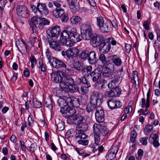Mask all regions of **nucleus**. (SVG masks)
<instances>
[{"instance_id":"6e6552de","label":"nucleus","mask_w":160,"mask_h":160,"mask_svg":"<svg viewBox=\"0 0 160 160\" xmlns=\"http://www.w3.org/2000/svg\"><path fill=\"white\" fill-rule=\"evenodd\" d=\"M79 131H77L76 134L75 135V140L79 144H81L84 146L87 145L88 143V140H84L87 138L88 136L86 134H80V132Z\"/></svg>"},{"instance_id":"7ed1b4c3","label":"nucleus","mask_w":160,"mask_h":160,"mask_svg":"<svg viewBox=\"0 0 160 160\" xmlns=\"http://www.w3.org/2000/svg\"><path fill=\"white\" fill-rule=\"evenodd\" d=\"M81 32L83 33V37L86 40L92 39V31L90 23L88 22L82 24L81 28Z\"/></svg>"},{"instance_id":"20e7f679","label":"nucleus","mask_w":160,"mask_h":160,"mask_svg":"<svg viewBox=\"0 0 160 160\" xmlns=\"http://www.w3.org/2000/svg\"><path fill=\"white\" fill-rule=\"evenodd\" d=\"M105 39L104 36L101 34H94L92 36L90 43L93 47H97L99 46Z\"/></svg>"},{"instance_id":"b1692460","label":"nucleus","mask_w":160,"mask_h":160,"mask_svg":"<svg viewBox=\"0 0 160 160\" xmlns=\"http://www.w3.org/2000/svg\"><path fill=\"white\" fill-rule=\"evenodd\" d=\"M111 61L112 64L114 66L117 67L121 66L123 62L121 59L117 55H112L111 56Z\"/></svg>"},{"instance_id":"4c0bfd02","label":"nucleus","mask_w":160,"mask_h":160,"mask_svg":"<svg viewBox=\"0 0 160 160\" xmlns=\"http://www.w3.org/2000/svg\"><path fill=\"white\" fill-rule=\"evenodd\" d=\"M82 20L81 18L78 16H73L70 19L71 23L73 25L80 23Z\"/></svg>"},{"instance_id":"aec40b11","label":"nucleus","mask_w":160,"mask_h":160,"mask_svg":"<svg viewBox=\"0 0 160 160\" xmlns=\"http://www.w3.org/2000/svg\"><path fill=\"white\" fill-rule=\"evenodd\" d=\"M67 101L68 103V105L72 107L78 108L80 105V100L79 98L74 97H69Z\"/></svg>"},{"instance_id":"5701e85b","label":"nucleus","mask_w":160,"mask_h":160,"mask_svg":"<svg viewBox=\"0 0 160 160\" xmlns=\"http://www.w3.org/2000/svg\"><path fill=\"white\" fill-rule=\"evenodd\" d=\"M111 48L110 44L108 43L106 39L99 46V50L103 53H106L110 51Z\"/></svg>"},{"instance_id":"f704fd0d","label":"nucleus","mask_w":160,"mask_h":160,"mask_svg":"<svg viewBox=\"0 0 160 160\" xmlns=\"http://www.w3.org/2000/svg\"><path fill=\"white\" fill-rule=\"evenodd\" d=\"M60 90H58V95L60 96V97H62L64 98H68L69 97V94L67 91H69L67 88H60Z\"/></svg>"},{"instance_id":"72a5a7b5","label":"nucleus","mask_w":160,"mask_h":160,"mask_svg":"<svg viewBox=\"0 0 160 160\" xmlns=\"http://www.w3.org/2000/svg\"><path fill=\"white\" fill-rule=\"evenodd\" d=\"M46 33L47 35L46 39L47 41L56 38L51 28L47 29L46 31Z\"/></svg>"},{"instance_id":"603ef678","label":"nucleus","mask_w":160,"mask_h":160,"mask_svg":"<svg viewBox=\"0 0 160 160\" xmlns=\"http://www.w3.org/2000/svg\"><path fill=\"white\" fill-rule=\"evenodd\" d=\"M33 105L34 108H39L42 106V102L37 101V99L33 98Z\"/></svg>"},{"instance_id":"0e129e2a","label":"nucleus","mask_w":160,"mask_h":160,"mask_svg":"<svg viewBox=\"0 0 160 160\" xmlns=\"http://www.w3.org/2000/svg\"><path fill=\"white\" fill-rule=\"evenodd\" d=\"M88 98L87 97L81 98L80 101V104L86 105L88 103Z\"/></svg>"},{"instance_id":"9d476101","label":"nucleus","mask_w":160,"mask_h":160,"mask_svg":"<svg viewBox=\"0 0 160 160\" xmlns=\"http://www.w3.org/2000/svg\"><path fill=\"white\" fill-rule=\"evenodd\" d=\"M16 13L20 17L26 18L29 16L27 8L22 5H19L17 7Z\"/></svg>"},{"instance_id":"6ab92c4d","label":"nucleus","mask_w":160,"mask_h":160,"mask_svg":"<svg viewBox=\"0 0 160 160\" xmlns=\"http://www.w3.org/2000/svg\"><path fill=\"white\" fill-rule=\"evenodd\" d=\"M102 73V70L100 68H97L92 71L90 75L92 81L95 82L98 80L100 78Z\"/></svg>"},{"instance_id":"39448f33","label":"nucleus","mask_w":160,"mask_h":160,"mask_svg":"<svg viewBox=\"0 0 160 160\" xmlns=\"http://www.w3.org/2000/svg\"><path fill=\"white\" fill-rule=\"evenodd\" d=\"M93 128L94 132H98L100 135L106 136L108 134L109 130L105 126L101 124H95Z\"/></svg>"},{"instance_id":"de8ad7c7","label":"nucleus","mask_w":160,"mask_h":160,"mask_svg":"<svg viewBox=\"0 0 160 160\" xmlns=\"http://www.w3.org/2000/svg\"><path fill=\"white\" fill-rule=\"evenodd\" d=\"M153 128L152 125L148 124L145 126L143 129L144 133L146 135H148Z\"/></svg>"},{"instance_id":"412c9836","label":"nucleus","mask_w":160,"mask_h":160,"mask_svg":"<svg viewBox=\"0 0 160 160\" xmlns=\"http://www.w3.org/2000/svg\"><path fill=\"white\" fill-rule=\"evenodd\" d=\"M94 84L95 88L100 90H103L106 88L107 82L104 79H101L96 81Z\"/></svg>"},{"instance_id":"49530a36","label":"nucleus","mask_w":160,"mask_h":160,"mask_svg":"<svg viewBox=\"0 0 160 160\" xmlns=\"http://www.w3.org/2000/svg\"><path fill=\"white\" fill-rule=\"evenodd\" d=\"M52 29L53 32L54 33L55 36L56 38L58 37L60 34L61 31V29L60 26L56 25L51 28Z\"/></svg>"},{"instance_id":"6e6d98bb","label":"nucleus","mask_w":160,"mask_h":160,"mask_svg":"<svg viewBox=\"0 0 160 160\" xmlns=\"http://www.w3.org/2000/svg\"><path fill=\"white\" fill-rule=\"evenodd\" d=\"M41 11H42V13L43 12V14L45 15H47L49 14V10L47 8V6L44 3H43V6L42 8Z\"/></svg>"},{"instance_id":"393cba45","label":"nucleus","mask_w":160,"mask_h":160,"mask_svg":"<svg viewBox=\"0 0 160 160\" xmlns=\"http://www.w3.org/2000/svg\"><path fill=\"white\" fill-rule=\"evenodd\" d=\"M69 6L72 13H75L79 9V3L77 0H71Z\"/></svg>"},{"instance_id":"58836bf2","label":"nucleus","mask_w":160,"mask_h":160,"mask_svg":"<svg viewBox=\"0 0 160 160\" xmlns=\"http://www.w3.org/2000/svg\"><path fill=\"white\" fill-rule=\"evenodd\" d=\"M89 51L87 50H84L78 55L79 58L84 60H88Z\"/></svg>"},{"instance_id":"423d86ee","label":"nucleus","mask_w":160,"mask_h":160,"mask_svg":"<svg viewBox=\"0 0 160 160\" xmlns=\"http://www.w3.org/2000/svg\"><path fill=\"white\" fill-rule=\"evenodd\" d=\"M65 73L62 71H58L57 72H53L51 74V79L54 82L59 83L62 82Z\"/></svg>"},{"instance_id":"f257e3e1","label":"nucleus","mask_w":160,"mask_h":160,"mask_svg":"<svg viewBox=\"0 0 160 160\" xmlns=\"http://www.w3.org/2000/svg\"><path fill=\"white\" fill-rule=\"evenodd\" d=\"M30 26L33 31L36 28L42 29L45 25H49L50 22L45 18L33 17L28 21Z\"/></svg>"},{"instance_id":"c03bdc74","label":"nucleus","mask_w":160,"mask_h":160,"mask_svg":"<svg viewBox=\"0 0 160 160\" xmlns=\"http://www.w3.org/2000/svg\"><path fill=\"white\" fill-rule=\"evenodd\" d=\"M52 99L49 98L46 99L45 100V105L50 110L53 108V104L52 103Z\"/></svg>"},{"instance_id":"4d7b16f0","label":"nucleus","mask_w":160,"mask_h":160,"mask_svg":"<svg viewBox=\"0 0 160 160\" xmlns=\"http://www.w3.org/2000/svg\"><path fill=\"white\" fill-rule=\"evenodd\" d=\"M60 18L62 22H66L69 19L68 14L67 13H65V12Z\"/></svg>"},{"instance_id":"4be33fe9","label":"nucleus","mask_w":160,"mask_h":160,"mask_svg":"<svg viewBox=\"0 0 160 160\" xmlns=\"http://www.w3.org/2000/svg\"><path fill=\"white\" fill-rule=\"evenodd\" d=\"M79 52V50L74 47L68 49L66 52V54L68 58H73L76 57Z\"/></svg>"},{"instance_id":"a18cd8bd","label":"nucleus","mask_w":160,"mask_h":160,"mask_svg":"<svg viewBox=\"0 0 160 160\" xmlns=\"http://www.w3.org/2000/svg\"><path fill=\"white\" fill-rule=\"evenodd\" d=\"M69 91L71 92H75L79 91V87L74 82L72 85H71L68 88Z\"/></svg>"},{"instance_id":"4468645a","label":"nucleus","mask_w":160,"mask_h":160,"mask_svg":"<svg viewBox=\"0 0 160 160\" xmlns=\"http://www.w3.org/2000/svg\"><path fill=\"white\" fill-rule=\"evenodd\" d=\"M71 30L70 38L72 40L73 42L75 43L82 40V37L77 32L76 28H72Z\"/></svg>"},{"instance_id":"774afa93","label":"nucleus","mask_w":160,"mask_h":160,"mask_svg":"<svg viewBox=\"0 0 160 160\" xmlns=\"http://www.w3.org/2000/svg\"><path fill=\"white\" fill-rule=\"evenodd\" d=\"M148 137H143L140 138L139 141L143 145H146L147 144Z\"/></svg>"},{"instance_id":"37998d69","label":"nucleus","mask_w":160,"mask_h":160,"mask_svg":"<svg viewBox=\"0 0 160 160\" xmlns=\"http://www.w3.org/2000/svg\"><path fill=\"white\" fill-rule=\"evenodd\" d=\"M60 42L62 45L64 44L65 46L70 47L72 46L73 43H75L72 42V41L70 38L68 39H66L64 41H62Z\"/></svg>"},{"instance_id":"ea45409f","label":"nucleus","mask_w":160,"mask_h":160,"mask_svg":"<svg viewBox=\"0 0 160 160\" xmlns=\"http://www.w3.org/2000/svg\"><path fill=\"white\" fill-rule=\"evenodd\" d=\"M83 64L81 62L77 61L74 62L72 65V67L78 71L82 70L83 69Z\"/></svg>"},{"instance_id":"1a4fd4ad","label":"nucleus","mask_w":160,"mask_h":160,"mask_svg":"<svg viewBox=\"0 0 160 160\" xmlns=\"http://www.w3.org/2000/svg\"><path fill=\"white\" fill-rule=\"evenodd\" d=\"M74 82V79L69 76L66 75L65 73L62 82L60 83V87L64 89L66 88H68L70 86L72 85Z\"/></svg>"},{"instance_id":"5fc2aeb1","label":"nucleus","mask_w":160,"mask_h":160,"mask_svg":"<svg viewBox=\"0 0 160 160\" xmlns=\"http://www.w3.org/2000/svg\"><path fill=\"white\" fill-rule=\"evenodd\" d=\"M39 66L38 67V68L41 69V71L43 72H45L46 71L47 68L46 65L44 63L42 62H39Z\"/></svg>"},{"instance_id":"338daca9","label":"nucleus","mask_w":160,"mask_h":160,"mask_svg":"<svg viewBox=\"0 0 160 160\" xmlns=\"http://www.w3.org/2000/svg\"><path fill=\"white\" fill-rule=\"evenodd\" d=\"M150 24V22L148 20L145 21L143 23V25L144 28L146 30L149 29V24Z\"/></svg>"},{"instance_id":"f3484780","label":"nucleus","mask_w":160,"mask_h":160,"mask_svg":"<svg viewBox=\"0 0 160 160\" xmlns=\"http://www.w3.org/2000/svg\"><path fill=\"white\" fill-rule=\"evenodd\" d=\"M107 103L109 108L112 110L122 107L121 103L120 101L115 100L113 99H109L107 102Z\"/></svg>"},{"instance_id":"2f4dec72","label":"nucleus","mask_w":160,"mask_h":160,"mask_svg":"<svg viewBox=\"0 0 160 160\" xmlns=\"http://www.w3.org/2000/svg\"><path fill=\"white\" fill-rule=\"evenodd\" d=\"M115 149L116 152L113 148H111L108 151V153H107L106 157V158L107 160H112L116 157V155L118 151V150H117L116 149Z\"/></svg>"},{"instance_id":"09e8293b","label":"nucleus","mask_w":160,"mask_h":160,"mask_svg":"<svg viewBox=\"0 0 160 160\" xmlns=\"http://www.w3.org/2000/svg\"><path fill=\"white\" fill-rule=\"evenodd\" d=\"M137 133L136 131L133 130L131 132L130 136V141L133 143H135L137 137Z\"/></svg>"},{"instance_id":"ddd939ff","label":"nucleus","mask_w":160,"mask_h":160,"mask_svg":"<svg viewBox=\"0 0 160 160\" xmlns=\"http://www.w3.org/2000/svg\"><path fill=\"white\" fill-rule=\"evenodd\" d=\"M60 112L62 114H66L65 117L67 116L68 118L73 116L76 113L77 111L74 108L70 107V105H68L65 109V108L64 109L63 108L60 109Z\"/></svg>"},{"instance_id":"9b49d317","label":"nucleus","mask_w":160,"mask_h":160,"mask_svg":"<svg viewBox=\"0 0 160 160\" xmlns=\"http://www.w3.org/2000/svg\"><path fill=\"white\" fill-rule=\"evenodd\" d=\"M96 121L98 122H102L104 121V112L103 109L100 107H97L95 113Z\"/></svg>"},{"instance_id":"0eeeda50","label":"nucleus","mask_w":160,"mask_h":160,"mask_svg":"<svg viewBox=\"0 0 160 160\" xmlns=\"http://www.w3.org/2000/svg\"><path fill=\"white\" fill-rule=\"evenodd\" d=\"M83 117L80 114H77L73 116L68 117L67 120L68 123L69 124H75L78 125L82 122Z\"/></svg>"},{"instance_id":"a878e982","label":"nucleus","mask_w":160,"mask_h":160,"mask_svg":"<svg viewBox=\"0 0 160 160\" xmlns=\"http://www.w3.org/2000/svg\"><path fill=\"white\" fill-rule=\"evenodd\" d=\"M100 31L102 33H108L111 30V27L110 24L108 22L104 23L99 27Z\"/></svg>"},{"instance_id":"e2e57ef3","label":"nucleus","mask_w":160,"mask_h":160,"mask_svg":"<svg viewBox=\"0 0 160 160\" xmlns=\"http://www.w3.org/2000/svg\"><path fill=\"white\" fill-rule=\"evenodd\" d=\"M57 59V58L53 57L48 60V62L51 66L54 67L55 64H56Z\"/></svg>"},{"instance_id":"864d4df0","label":"nucleus","mask_w":160,"mask_h":160,"mask_svg":"<svg viewBox=\"0 0 160 160\" xmlns=\"http://www.w3.org/2000/svg\"><path fill=\"white\" fill-rule=\"evenodd\" d=\"M104 23L103 18L102 17L99 16L97 18V25L99 28Z\"/></svg>"},{"instance_id":"f03ea898","label":"nucleus","mask_w":160,"mask_h":160,"mask_svg":"<svg viewBox=\"0 0 160 160\" xmlns=\"http://www.w3.org/2000/svg\"><path fill=\"white\" fill-rule=\"evenodd\" d=\"M102 94L98 92H94L91 98L90 103L87 105L86 111L88 113L92 112L96 108L97 105H100L101 103L100 96Z\"/></svg>"},{"instance_id":"3c124183","label":"nucleus","mask_w":160,"mask_h":160,"mask_svg":"<svg viewBox=\"0 0 160 160\" xmlns=\"http://www.w3.org/2000/svg\"><path fill=\"white\" fill-rule=\"evenodd\" d=\"M93 133L94 136L95 144L99 145L100 140V135L98 132H94L93 130Z\"/></svg>"},{"instance_id":"473e14b6","label":"nucleus","mask_w":160,"mask_h":160,"mask_svg":"<svg viewBox=\"0 0 160 160\" xmlns=\"http://www.w3.org/2000/svg\"><path fill=\"white\" fill-rule=\"evenodd\" d=\"M16 45L18 50L22 53L20 49L22 50H27V47L25 43L22 41L18 40L16 42Z\"/></svg>"},{"instance_id":"f8f14e48","label":"nucleus","mask_w":160,"mask_h":160,"mask_svg":"<svg viewBox=\"0 0 160 160\" xmlns=\"http://www.w3.org/2000/svg\"><path fill=\"white\" fill-rule=\"evenodd\" d=\"M101 63V66L102 67H114L113 65L110 61L106 58L105 56L103 54H101L99 57Z\"/></svg>"},{"instance_id":"bb28decb","label":"nucleus","mask_w":160,"mask_h":160,"mask_svg":"<svg viewBox=\"0 0 160 160\" xmlns=\"http://www.w3.org/2000/svg\"><path fill=\"white\" fill-rule=\"evenodd\" d=\"M88 61L90 64H93L96 62V54L94 51H91L89 52Z\"/></svg>"},{"instance_id":"cd10ccee","label":"nucleus","mask_w":160,"mask_h":160,"mask_svg":"<svg viewBox=\"0 0 160 160\" xmlns=\"http://www.w3.org/2000/svg\"><path fill=\"white\" fill-rule=\"evenodd\" d=\"M88 125L86 123L82 121V122L78 125V127H76V133L77 131H79L80 132V134H86L84 132V131L87 130L88 128Z\"/></svg>"},{"instance_id":"c85d7f7f","label":"nucleus","mask_w":160,"mask_h":160,"mask_svg":"<svg viewBox=\"0 0 160 160\" xmlns=\"http://www.w3.org/2000/svg\"><path fill=\"white\" fill-rule=\"evenodd\" d=\"M68 98H59L57 101V105L61 107V109L65 108L64 107L68 105V103L67 101Z\"/></svg>"},{"instance_id":"dca6fc26","label":"nucleus","mask_w":160,"mask_h":160,"mask_svg":"<svg viewBox=\"0 0 160 160\" xmlns=\"http://www.w3.org/2000/svg\"><path fill=\"white\" fill-rule=\"evenodd\" d=\"M72 27H67L61 33L60 38V42L64 41L66 39H68L70 38V34L71 33V30Z\"/></svg>"},{"instance_id":"052dcab7","label":"nucleus","mask_w":160,"mask_h":160,"mask_svg":"<svg viewBox=\"0 0 160 160\" xmlns=\"http://www.w3.org/2000/svg\"><path fill=\"white\" fill-rule=\"evenodd\" d=\"M6 0H0V12L2 14V10L6 3Z\"/></svg>"},{"instance_id":"13d9d810","label":"nucleus","mask_w":160,"mask_h":160,"mask_svg":"<svg viewBox=\"0 0 160 160\" xmlns=\"http://www.w3.org/2000/svg\"><path fill=\"white\" fill-rule=\"evenodd\" d=\"M37 148L38 146L36 143H32L29 147L30 151L32 152H34Z\"/></svg>"},{"instance_id":"79ce46f5","label":"nucleus","mask_w":160,"mask_h":160,"mask_svg":"<svg viewBox=\"0 0 160 160\" xmlns=\"http://www.w3.org/2000/svg\"><path fill=\"white\" fill-rule=\"evenodd\" d=\"M120 74H115L112 76L111 78V82L114 85L118 84L120 81Z\"/></svg>"},{"instance_id":"7c9ffc66","label":"nucleus","mask_w":160,"mask_h":160,"mask_svg":"<svg viewBox=\"0 0 160 160\" xmlns=\"http://www.w3.org/2000/svg\"><path fill=\"white\" fill-rule=\"evenodd\" d=\"M92 70V66L91 65L83 67L82 70V73L83 76L88 77L90 75Z\"/></svg>"},{"instance_id":"bf43d9fd","label":"nucleus","mask_w":160,"mask_h":160,"mask_svg":"<svg viewBox=\"0 0 160 160\" xmlns=\"http://www.w3.org/2000/svg\"><path fill=\"white\" fill-rule=\"evenodd\" d=\"M30 61L31 63V66L32 68H34V66L37 63V60L33 55H31L30 58Z\"/></svg>"},{"instance_id":"c756f323","label":"nucleus","mask_w":160,"mask_h":160,"mask_svg":"<svg viewBox=\"0 0 160 160\" xmlns=\"http://www.w3.org/2000/svg\"><path fill=\"white\" fill-rule=\"evenodd\" d=\"M115 67H105L104 71L102 73V75L104 77H111L112 72L114 70Z\"/></svg>"},{"instance_id":"c9c22d12","label":"nucleus","mask_w":160,"mask_h":160,"mask_svg":"<svg viewBox=\"0 0 160 160\" xmlns=\"http://www.w3.org/2000/svg\"><path fill=\"white\" fill-rule=\"evenodd\" d=\"M64 13V10L61 8L56 9L52 11L53 15L57 18H60Z\"/></svg>"},{"instance_id":"8fccbe9b","label":"nucleus","mask_w":160,"mask_h":160,"mask_svg":"<svg viewBox=\"0 0 160 160\" xmlns=\"http://www.w3.org/2000/svg\"><path fill=\"white\" fill-rule=\"evenodd\" d=\"M133 77L131 78V82L135 84H136V80L139 81V78L138 76V73L137 71H134L132 73Z\"/></svg>"},{"instance_id":"e433bc0d","label":"nucleus","mask_w":160,"mask_h":160,"mask_svg":"<svg viewBox=\"0 0 160 160\" xmlns=\"http://www.w3.org/2000/svg\"><path fill=\"white\" fill-rule=\"evenodd\" d=\"M151 138L153 140L152 143L154 147L155 148L158 147L160 145V144L158 141L159 139L158 136L156 134H154L153 135L152 134L150 135L149 138Z\"/></svg>"},{"instance_id":"680f3d73","label":"nucleus","mask_w":160,"mask_h":160,"mask_svg":"<svg viewBox=\"0 0 160 160\" xmlns=\"http://www.w3.org/2000/svg\"><path fill=\"white\" fill-rule=\"evenodd\" d=\"M57 127L59 131H61L64 130L65 128L64 122L62 121L60 122L57 125Z\"/></svg>"},{"instance_id":"a19ab883","label":"nucleus","mask_w":160,"mask_h":160,"mask_svg":"<svg viewBox=\"0 0 160 160\" xmlns=\"http://www.w3.org/2000/svg\"><path fill=\"white\" fill-rule=\"evenodd\" d=\"M54 67L57 68H66L67 65L63 62L58 59L56 62V64H55Z\"/></svg>"},{"instance_id":"2eb2a0df","label":"nucleus","mask_w":160,"mask_h":160,"mask_svg":"<svg viewBox=\"0 0 160 160\" xmlns=\"http://www.w3.org/2000/svg\"><path fill=\"white\" fill-rule=\"evenodd\" d=\"M121 90L118 87L112 88L110 91H107L106 92V95L108 97H118L121 94Z\"/></svg>"},{"instance_id":"a211bd4d","label":"nucleus","mask_w":160,"mask_h":160,"mask_svg":"<svg viewBox=\"0 0 160 160\" xmlns=\"http://www.w3.org/2000/svg\"><path fill=\"white\" fill-rule=\"evenodd\" d=\"M47 41L51 48L56 51L59 52L61 50L62 48L59 43L56 39L50 40Z\"/></svg>"},{"instance_id":"69168bd1","label":"nucleus","mask_w":160,"mask_h":160,"mask_svg":"<svg viewBox=\"0 0 160 160\" xmlns=\"http://www.w3.org/2000/svg\"><path fill=\"white\" fill-rule=\"evenodd\" d=\"M108 43L110 44V46L112 44L113 45H115L116 43V41L112 38H109L106 39Z\"/></svg>"}]
</instances>
